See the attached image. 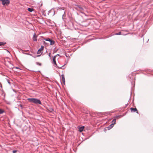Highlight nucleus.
<instances>
[{"mask_svg":"<svg viewBox=\"0 0 153 153\" xmlns=\"http://www.w3.org/2000/svg\"><path fill=\"white\" fill-rule=\"evenodd\" d=\"M27 100L30 102L33 103L36 105H42V103L40 100L38 99L35 98H28Z\"/></svg>","mask_w":153,"mask_h":153,"instance_id":"obj_1","label":"nucleus"},{"mask_svg":"<svg viewBox=\"0 0 153 153\" xmlns=\"http://www.w3.org/2000/svg\"><path fill=\"white\" fill-rule=\"evenodd\" d=\"M116 118L113 119V120L111 121V124L107 128L108 130L110 129L113 127L114 125L116 123Z\"/></svg>","mask_w":153,"mask_h":153,"instance_id":"obj_2","label":"nucleus"},{"mask_svg":"<svg viewBox=\"0 0 153 153\" xmlns=\"http://www.w3.org/2000/svg\"><path fill=\"white\" fill-rule=\"evenodd\" d=\"M55 58L56 56H54L53 58V63L54 64V66L55 67H56L58 68H61L62 69H63L64 68H62L65 65H62L61 67H59L57 66L56 61Z\"/></svg>","mask_w":153,"mask_h":153,"instance_id":"obj_3","label":"nucleus"},{"mask_svg":"<svg viewBox=\"0 0 153 153\" xmlns=\"http://www.w3.org/2000/svg\"><path fill=\"white\" fill-rule=\"evenodd\" d=\"M5 65L10 69H12L13 68H14L13 64L10 62H8L7 63H6Z\"/></svg>","mask_w":153,"mask_h":153,"instance_id":"obj_4","label":"nucleus"},{"mask_svg":"<svg viewBox=\"0 0 153 153\" xmlns=\"http://www.w3.org/2000/svg\"><path fill=\"white\" fill-rule=\"evenodd\" d=\"M44 39L46 41L49 42H50L51 45H53L55 43L54 41L51 39L49 38H44Z\"/></svg>","mask_w":153,"mask_h":153,"instance_id":"obj_5","label":"nucleus"},{"mask_svg":"<svg viewBox=\"0 0 153 153\" xmlns=\"http://www.w3.org/2000/svg\"><path fill=\"white\" fill-rule=\"evenodd\" d=\"M1 2L3 5H8L10 3V0H3Z\"/></svg>","mask_w":153,"mask_h":153,"instance_id":"obj_6","label":"nucleus"},{"mask_svg":"<svg viewBox=\"0 0 153 153\" xmlns=\"http://www.w3.org/2000/svg\"><path fill=\"white\" fill-rule=\"evenodd\" d=\"M37 35H36V33H34L33 37V41L36 42L37 41Z\"/></svg>","mask_w":153,"mask_h":153,"instance_id":"obj_7","label":"nucleus"},{"mask_svg":"<svg viewBox=\"0 0 153 153\" xmlns=\"http://www.w3.org/2000/svg\"><path fill=\"white\" fill-rule=\"evenodd\" d=\"M44 48V46L43 45H42L41 46V48H39L37 51V53L39 54L40 53H41L42 51L43 50Z\"/></svg>","mask_w":153,"mask_h":153,"instance_id":"obj_8","label":"nucleus"},{"mask_svg":"<svg viewBox=\"0 0 153 153\" xmlns=\"http://www.w3.org/2000/svg\"><path fill=\"white\" fill-rule=\"evenodd\" d=\"M130 109L131 112L133 111L134 112H136L137 113H138L137 110L136 108H131Z\"/></svg>","mask_w":153,"mask_h":153,"instance_id":"obj_9","label":"nucleus"},{"mask_svg":"<svg viewBox=\"0 0 153 153\" xmlns=\"http://www.w3.org/2000/svg\"><path fill=\"white\" fill-rule=\"evenodd\" d=\"M78 128L79 129V131L80 132H81L83 131L84 128V126H82L81 127H78Z\"/></svg>","mask_w":153,"mask_h":153,"instance_id":"obj_10","label":"nucleus"},{"mask_svg":"<svg viewBox=\"0 0 153 153\" xmlns=\"http://www.w3.org/2000/svg\"><path fill=\"white\" fill-rule=\"evenodd\" d=\"M61 76H62V80L63 82L64 83V84H65V76L64 74H62V75Z\"/></svg>","mask_w":153,"mask_h":153,"instance_id":"obj_11","label":"nucleus"},{"mask_svg":"<svg viewBox=\"0 0 153 153\" xmlns=\"http://www.w3.org/2000/svg\"><path fill=\"white\" fill-rule=\"evenodd\" d=\"M59 9L60 10H63L64 11H63V14H62V19H63V16H64V15L65 13V10L64 9H63V8H62V7H59Z\"/></svg>","mask_w":153,"mask_h":153,"instance_id":"obj_12","label":"nucleus"},{"mask_svg":"<svg viewBox=\"0 0 153 153\" xmlns=\"http://www.w3.org/2000/svg\"><path fill=\"white\" fill-rule=\"evenodd\" d=\"M51 12L53 13V15L54 14H55V11L53 9H52L50 10L48 12V14H49L50 13H51Z\"/></svg>","mask_w":153,"mask_h":153,"instance_id":"obj_13","label":"nucleus"},{"mask_svg":"<svg viewBox=\"0 0 153 153\" xmlns=\"http://www.w3.org/2000/svg\"><path fill=\"white\" fill-rule=\"evenodd\" d=\"M27 10L28 11L31 12L33 11L34 9L32 8H28L27 9Z\"/></svg>","mask_w":153,"mask_h":153,"instance_id":"obj_14","label":"nucleus"},{"mask_svg":"<svg viewBox=\"0 0 153 153\" xmlns=\"http://www.w3.org/2000/svg\"><path fill=\"white\" fill-rule=\"evenodd\" d=\"M6 44V42H0V46H2L5 45Z\"/></svg>","mask_w":153,"mask_h":153,"instance_id":"obj_15","label":"nucleus"},{"mask_svg":"<svg viewBox=\"0 0 153 153\" xmlns=\"http://www.w3.org/2000/svg\"><path fill=\"white\" fill-rule=\"evenodd\" d=\"M48 110L50 112L52 113L54 111V109L52 108H50Z\"/></svg>","mask_w":153,"mask_h":153,"instance_id":"obj_16","label":"nucleus"},{"mask_svg":"<svg viewBox=\"0 0 153 153\" xmlns=\"http://www.w3.org/2000/svg\"><path fill=\"white\" fill-rule=\"evenodd\" d=\"M4 112L3 109H0V114H2Z\"/></svg>","mask_w":153,"mask_h":153,"instance_id":"obj_17","label":"nucleus"},{"mask_svg":"<svg viewBox=\"0 0 153 153\" xmlns=\"http://www.w3.org/2000/svg\"><path fill=\"white\" fill-rule=\"evenodd\" d=\"M115 35H120L121 34V32H119L117 33H115L114 34Z\"/></svg>","mask_w":153,"mask_h":153,"instance_id":"obj_18","label":"nucleus"},{"mask_svg":"<svg viewBox=\"0 0 153 153\" xmlns=\"http://www.w3.org/2000/svg\"><path fill=\"white\" fill-rule=\"evenodd\" d=\"M36 64L37 65H39V66H41L42 64L41 63H40L39 62H36Z\"/></svg>","mask_w":153,"mask_h":153,"instance_id":"obj_19","label":"nucleus"},{"mask_svg":"<svg viewBox=\"0 0 153 153\" xmlns=\"http://www.w3.org/2000/svg\"><path fill=\"white\" fill-rule=\"evenodd\" d=\"M18 106H20L21 108V109H22L23 108V107L22 105L21 104L19 105H18Z\"/></svg>","mask_w":153,"mask_h":153,"instance_id":"obj_20","label":"nucleus"},{"mask_svg":"<svg viewBox=\"0 0 153 153\" xmlns=\"http://www.w3.org/2000/svg\"><path fill=\"white\" fill-rule=\"evenodd\" d=\"M17 151L16 150H13V153H16L17 152Z\"/></svg>","mask_w":153,"mask_h":153,"instance_id":"obj_21","label":"nucleus"},{"mask_svg":"<svg viewBox=\"0 0 153 153\" xmlns=\"http://www.w3.org/2000/svg\"><path fill=\"white\" fill-rule=\"evenodd\" d=\"M48 56H49V57L51 58V53H50L49 54H48Z\"/></svg>","mask_w":153,"mask_h":153,"instance_id":"obj_22","label":"nucleus"},{"mask_svg":"<svg viewBox=\"0 0 153 153\" xmlns=\"http://www.w3.org/2000/svg\"><path fill=\"white\" fill-rule=\"evenodd\" d=\"M15 68L16 69H18L19 70H21V69L20 68H18V67H15Z\"/></svg>","mask_w":153,"mask_h":153,"instance_id":"obj_23","label":"nucleus"},{"mask_svg":"<svg viewBox=\"0 0 153 153\" xmlns=\"http://www.w3.org/2000/svg\"><path fill=\"white\" fill-rule=\"evenodd\" d=\"M0 86L2 88V85L1 83V82H0Z\"/></svg>","mask_w":153,"mask_h":153,"instance_id":"obj_24","label":"nucleus"},{"mask_svg":"<svg viewBox=\"0 0 153 153\" xmlns=\"http://www.w3.org/2000/svg\"><path fill=\"white\" fill-rule=\"evenodd\" d=\"M59 56V54H57L55 56H56H56Z\"/></svg>","mask_w":153,"mask_h":153,"instance_id":"obj_25","label":"nucleus"},{"mask_svg":"<svg viewBox=\"0 0 153 153\" xmlns=\"http://www.w3.org/2000/svg\"><path fill=\"white\" fill-rule=\"evenodd\" d=\"M43 43H46L45 41H43Z\"/></svg>","mask_w":153,"mask_h":153,"instance_id":"obj_26","label":"nucleus"},{"mask_svg":"<svg viewBox=\"0 0 153 153\" xmlns=\"http://www.w3.org/2000/svg\"><path fill=\"white\" fill-rule=\"evenodd\" d=\"M119 117V116H116V117Z\"/></svg>","mask_w":153,"mask_h":153,"instance_id":"obj_27","label":"nucleus"},{"mask_svg":"<svg viewBox=\"0 0 153 153\" xmlns=\"http://www.w3.org/2000/svg\"><path fill=\"white\" fill-rule=\"evenodd\" d=\"M41 55H37V56H40Z\"/></svg>","mask_w":153,"mask_h":153,"instance_id":"obj_28","label":"nucleus"},{"mask_svg":"<svg viewBox=\"0 0 153 153\" xmlns=\"http://www.w3.org/2000/svg\"><path fill=\"white\" fill-rule=\"evenodd\" d=\"M8 82V83L10 84V82Z\"/></svg>","mask_w":153,"mask_h":153,"instance_id":"obj_29","label":"nucleus"},{"mask_svg":"<svg viewBox=\"0 0 153 153\" xmlns=\"http://www.w3.org/2000/svg\"><path fill=\"white\" fill-rule=\"evenodd\" d=\"M3 0H0V1H1Z\"/></svg>","mask_w":153,"mask_h":153,"instance_id":"obj_30","label":"nucleus"},{"mask_svg":"<svg viewBox=\"0 0 153 153\" xmlns=\"http://www.w3.org/2000/svg\"><path fill=\"white\" fill-rule=\"evenodd\" d=\"M46 16L45 15H44V16Z\"/></svg>","mask_w":153,"mask_h":153,"instance_id":"obj_31","label":"nucleus"}]
</instances>
